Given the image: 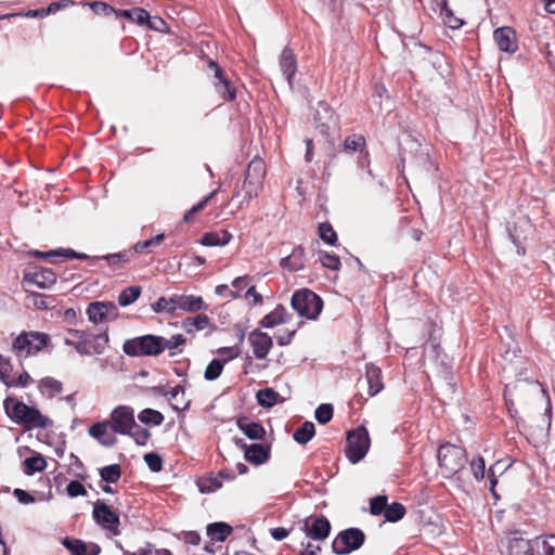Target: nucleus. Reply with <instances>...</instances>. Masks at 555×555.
I'll return each instance as SVG.
<instances>
[{
	"label": "nucleus",
	"instance_id": "69168bd1",
	"mask_svg": "<svg viewBox=\"0 0 555 555\" xmlns=\"http://www.w3.org/2000/svg\"><path fill=\"white\" fill-rule=\"evenodd\" d=\"M91 9L98 15L108 16L112 13H117V11L113 7L102 1H95L91 3Z\"/></svg>",
	"mask_w": 555,
	"mask_h": 555
},
{
	"label": "nucleus",
	"instance_id": "58836bf2",
	"mask_svg": "<svg viewBox=\"0 0 555 555\" xmlns=\"http://www.w3.org/2000/svg\"><path fill=\"white\" fill-rule=\"evenodd\" d=\"M319 236L320 238L331 245L336 246L338 242L337 233L330 222H322L319 224Z\"/></svg>",
	"mask_w": 555,
	"mask_h": 555
},
{
	"label": "nucleus",
	"instance_id": "603ef678",
	"mask_svg": "<svg viewBox=\"0 0 555 555\" xmlns=\"http://www.w3.org/2000/svg\"><path fill=\"white\" fill-rule=\"evenodd\" d=\"M86 312L89 321L95 324L99 322H103L107 319L103 310L101 309L99 301H93L89 304Z\"/></svg>",
	"mask_w": 555,
	"mask_h": 555
},
{
	"label": "nucleus",
	"instance_id": "de8ad7c7",
	"mask_svg": "<svg viewBox=\"0 0 555 555\" xmlns=\"http://www.w3.org/2000/svg\"><path fill=\"white\" fill-rule=\"evenodd\" d=\"M126 436H130L138 446H145L151 437L149 429L141 427L135 423L131 433L126 434Z\"/></svg>",
	"mask_w": 555,
	"mask_h": 555
},
{
	"label": "nucleus",
	"instance_id": "4468645a",
	"mask_svg": "<svg viewBox=\"0 0 555 555\" xmlns=\"http://www.w3.org/2000/svg\"><path fill=\"white\" fill-rule=\"evenodd\" d=\"M508 555H540V537L533 540L514 535L508 539Z\"/></svg>",
	"mask_w": 555,
	"mask_h": 555
},
{
	"label": "nucleus",
	"instance_id": "cd10ccee",
	"mask_svg": "<svg viewBox=\"0 0 555 555\" xmlns=\"http://www.w3.org/2000/svg\"><path fill=\"white\" fill-rule=\"evenodd\" d=\"M131 249L122 250L119 253L107 254L103 256H94L93 260H105L107 264L114 270H120L122 266L130 261Z\"/></svg>",
	"mask_w": 555,
	"mask_h": 555
},
{
	"label": "nucleus",
	"instance_id": "ea45409f",
	"mask_svg": "<svg viewBox=\"0 0 555 555\" xmlns=\"http://www.w3.org/2000/svg\"><path fill=\"white\" fill-rule=\"evenodd\" d=\"M319 261L322 267L333 271H338L341 267L340 258L336 254L325 250L319 251Z\"/></svg>",
	"mask_w": 555,
	"mask_h": 555
},
{
	"label": "nucleus",
	"instance_id": "2f4dec72",
	"mask_svg": "<svg viewBox=\"0 0 555 555\" xmlns=\"http://www.w3.org/2000/svg\"><path fill=\"white\" fill-rule=\"evenodd\" d=\"M315 427L310 421H306L293 434L294 440L299 444H307L314 436Z\"/></svg>",
	"mask_w": 555,
	"mask_h": 555
},
{
	"label": "nucleus",
	"instance_id": "39448f33",
	"mask_svg": "<svg viewBox=\"0 0 555 555\" xmlns=\"http://www.w3.org/2000/svg\"><path fill=\"white\" fill-rule=\"evenodd\" d=\"M291 306L299 317L315 320L323 309V300L308 288L296 291L291 298Z\"/></svg>",
	"mask_w": 555,
	"mask_h": 555
},
{
	"label": "nucleus",
	"instance_id": "a19ab883",
	"mask_svg": "<svg viewBox=\"0 0 555 555\" xmlns=\"http://www.w3.org/2000/svg\"><path fill=\"white\" fill-rule=\"evenodd\" d=\"M138 418L143 424H152L155 426H158L164 422V415L159 411L150 408L142 410L139 413Z\"/></svg>",
	"mask_w": 555,
	"mask_h": 555
},
{
	"label": "nucleus",
	"instance_id": "412c9836",
	"mask_svg": "<svg viewBox=\"0 0 555 555\" xmlns=\"http://www.w3.org/2000/svg\"><path fill=\"white\" fill-rule=\"evenodd\" d=\"M305 248L301 245H297L293 248L291 255L280 260V266L289 272L300 271L305 268Z\"/></svg>",
	"mask_w": 555,
	"mask_h": 555
},
{
	"label": "nucleus",
	"instance_id": "e433bc0d",
	"mask_svg": "<svg viewBox=\"0 0 555 555\" xmlns=\"http://www.w3.org/2000/svg\"><path fill=\"white\" fill-rule=\"evenodd\" d=\"M142 288L139 285H132L122 289L118 295V304L121 307H127L133 304L141 295Z\"/></svg>",
	"mask_w": 555,
	"mask_h": 555
},
{
	"label": "nucleus",
	"instance_id": "72a5a7b5",
	"mask_svg": "<svg viewBox=\"0 0 555 555\" xmlns=\"http://www.w3.org/2000/svg\"><path fill=\"white\" fill-rule=\"evenodd\" d=\"M153 311L156 313L168 312L173 315L177 311V294L172 295L169 298L159 297L153 305Z\"/></svg>",
	"mask_w": 555,
	"mask_h": 555
},
{
	"label": "nucleus",
	"instance_id": "f704fd0d",
	"mask_svg": "<svg viewBox=\"0 0 555 555\" xmlns=\"http://www.w3.org/2000/svg\"><path fill=\"white\" fill-rule=\"evenodd\" d=\"M118 15L142 26L149 18V12L143 8H133L130 10H119Z\"/></svg>",
	"mask_w": 555,
	"mask_h": 555
},
{
	"label": "nucleus",
	"instance_id": "3c124183",
	"mask_svg": "<svg viewBox=\"0 0 555 555\" xmlns=\"http://www.w3.org/2000/svg\"><path fill=\"white\" fill-rule=\"evenodd\" d=\"M31 296L34 306L39 310L50 309L55 301L53 296L41 293H34Z\"/></svg>",
	"mask_w": 555,
	"mask_h": 555
},
{
	"label": "nucleus",
	"instance_id": "6e6d98bb",
	"mask_svg": "<svg viewBox=\"0 0 555 555\" xmlns=\"http://www.w3.org/2000/svg\"><path fill=\"white\" fill-rule=\"evenodd\" d=\"M164 238H165V234L160 233L150 240L137 242L133 245L132 249L135 253H143L146 248H150L152 246H156V245L160 244L164 241Z\"/></svg>",
	"mask_w": 555,
	"mask_h": 555
},
{
	"label": "nucleus",
	"instance_id": "7c9ffc66",
	"mask_svg": "<svg viewBox=\"0 0 555 555\" xmlns=\"http://www.w3.org/2000/svg\"><path fill=\"white\" fill-rule=\"evenodd\" d=\"M46 467L47 461L40 453L26 457L23 462V472L27 476H33L35 473L42 472Z\"/></svg>",
	"mask_w": 555,
	"mask_h": 555
},
{
	"label": "nucleus",
	"instance_id": "2eb2a0df",
	"mask_svg": "<svg viewBox=\"0 0 555 555\" xmlns=\"http://www.w3.org/2000/svg\"><path fill=\"white\" fill-rule=\"evenodd\" d=\"M248 341L255 358L258 360L264 359L273 347L272 337L258 328L253 330L248 334Z\"/></svg>",
	"mask_w": 555,
	"mask_h": 555
},
{
	"label": "nucleus",
	"instance_id": "20e7f679",
	"mask_svg": "<svg viewBox=\"0 0 555 555\" xmlns=\"http://www.w3.org/2000/svg\"><path fill=\"white\" fill-rule=\"evenodd\" d=\"M51 343L49 334L37 331H23L12 343V350L17 357H30L41 352Z\"/></svg>",
	"mask_w": 555,
	"mask_h": 555
},
{
	"label": "nucleus",
	"instance_id": "338daca9",
	"mask_svg": "<svg viewBox=\"0 0 555 555\" xmlns=\"http://www.w3.org/2000/svg\"><path fill=\"white\" fill-rule=\"evenodd\" d=\"M207 70L212 73V80H223L228 78L220 65L211 59L207 61Z\"/></svg>",
	"mask_w": 555,
	"mask_h": 555
},
{
	"label": "nucleus",
	"instance_id": "393cba45",
	"mask_svg": "<svg viewBox=\"0 0 555 555\" xmlns=\"http://www.w3.org/2000/svg\"><path fill=\"white\" fill-rule=\"evenodd\" d=\"M108 422H98L89 427V435L96 439L100 444L106 448L114 447L117 443V438L107 434Z\"/></svg>",
	"mask_w": 555,
	"mask_h": 555
},
{
	"label": "nucleus",
	"instance_id": "052dcab7",
	"mask_svg": "<svg viewBox=\"0 0 555 555\" xmlns=\"http://www.w3.org/2000/svg\"><path fill=\"white\" fill-rule=\"evenodd\" d=\"M66 492L70 498L83 496L87 494L85 486L78 480H72L66 487Z\"/></svg>",
	"mask_w": 555,
	"mask_h": 555
},
{
	"label": "nucleus",
	"instance_id": "ddd939ff",
	"mask_svg": "<svg viewBox=\"0 0 555 555\" xmlns=\"http://www.w3.org/2000/svg\"><path fill=\"white\" fill-rule=\"evenodd\" d=\"M366 142L364 135L360 133H353L351 135L346 137L343 143V151L347 153H356L359 152V165L364 168H367V173L372 175L370 169V160H369V152L365 150Z\"/></svg>",
	"mask_w": 555,
	"mask_h": 555
},
{
	"label": "nucleus",
	"instance_id": "c85d7f7f",
	"mask_svg": "<svg viewBox=\"0 0 555 555\" xmlns=\"http://www.w3.org/2000/svg\"><path fill=\"white\" fill-rule=\"evenodd\" d=\"M212 85L223 102H233L236 99V88L229 78L212 80Z\"/></svg>",
	"mask_w": 555,
	"mask_h": 555
},
{
	"label": "nucleus",
	"instance_id": "c03bdc74",
	"mask_svg": "<svg viewBox=\"0 0 555 555\" xmlns=\"http://www.w3.org/2000/svg\"><path fill=\"white\" fill-rule=\"evenodd\" d=\"M334 408L331 403H322L314 411L318 423L325 425L333 418Z\"/></svg>",
	"mask_w": 555,
	"mask_h": 555
},
{
	"label": "nucleus",
	"instance_id": "a211bd4d",
	"mask_svg": "<svg viewBox=\"0 0 555 555\" xmlns=\"http://www.w3.org/2000/svg\"><path fill=\"white\" fill-rule=\"evenodd\" d=\"M67 332L78 340L92 337V350L95 354H102L108 346L109 338L107 332L102 334H90L86 331L76 328H68Z\"/></svg>",
	"mask_w": 555,
	"mask_h": 555
},
{
	"label": "nucleus",
	"instance_id": "bf43d9fd",
	"mask_svg": "<svg viewBox=\"0 0 555 555\" xmlns=\"http://www.w3.org/2000/svg\"><path fill=\"white\" fill-rule=\"evenodd\" d=\"M540 550L543 555H555V534L540 538Z\"/></svg>",
	"mask_w": 555,
	"mask_h": 555
},
{
	"label": "nucleus",
	"instance_id": "680f3d73",
	"mask_svg": "<svg viewBox=\"0 0 555 555\" xmlns=\"http://www.w3.org/2000/svg\"><path fill=\"white\" fill-rule=\"evenodd\" d=\"M13 370V365L10 359H3L0 361V380L8 387L9 380H11L10 373Z\"/></svg>",
	"mask_w": 555,
	"mask_h": 555
},
{
	"label": "nucleus",
	"instance_id": "c756f323",
	"mask_svg": "<svg viewBox=\"0 0 555 555\" xmlns=\"http://www.w3.org/2000/svg\"><path fill=\"white\" fill-rule=\"evenodd\" d=\"M232 527L225 522L217 521L207 526V535L212 541L223 542L231 534Z\"/></svg>",
	"mask_w": 555,
	"mask_h": 555
},
{
	"label": "nucleus",
	"instance_id": "8fccbe9b",
	"mask_svg": "<svg viewBox=\"0 0 555 555\" xmlns=\"http://www.w3.org/2000/svg\"><path fill=\"white\" fill-rule=\"evenodd\" d=\"M388 504L386 495H376L370 500V513L373 516H379L384 514Z\"/></svg>",
	"mask_w": 555,
	"mask_h": 555
},
{
	"label": "nucleus",
	"instance_id": "864d4df0",
	"mask_svg": "<svg viewBox=\"0 0 555 555\" xmlns=\"http://www.w3.org/2000/svg\"><path fill=\"white\" fill-rule=\"evenodd\" d=\"M210 323V319L205 313H199L194 318H186L182 321V325H193L195 331L206 328Z\"/></svg>",
	"mask_w": 555,
	"mask_h": 555
},
{
	"label": "nucleus",
	"instance_id": "774afa93",
	"mask_svg": "<svg viewBox=\"0 0 555 555\" xmlns=\"http://www.w3.org/2000/svg\"><path fill=\"white\" fill-rule=\"evenodd\" d=\"M30 382H33L30 375L26 371H24L18 375L17 378H11V380H9L8 388L26 387Z\"/></svg>",
	"mask_w": 555,
	"mask_h": 555
},
{
	"label": "nucleus",
	"instance_id": "f3484780",
	"mask_svg": "<svg viewBox=\"0 0 555 555\" xmlns=\"http://www.w3.org/2000/svg\"><path fill=\"white\" fill-rule=\"evenodd\" d=\"M26 282L37 285L39 288H49L56 282V274L49 268H37L34 272H26Z\"/></svg>",
	"mask_w": 555,
	"mask_h": 555
},
{
	"label": "nucleus",
	"instance_id": "b1692460",
	"mask_svg": "<svg viewBox=\"0 0 555 555\" xmlns=\"http://www.w3.org/2000/svg\"><path fill=\"white\" fill-rule=\"evenodd\" d=\"M280 68L283 75L285 76L286 80L291 85L297 72V60L296 55L294 54L293 50L289 47H285L282 50L280 56Z\"/></svg>",
	"mask_w": 555,
	"mask_h": 555
},
{
	"label": "nucleus",
	"instance_id": "9d476101",
	"mask_svg": "<svg viewBox=\"0 0 555 555\" xmlns=\"http://www.w3.org/2000/svg\"><path fill=\"white\" fill-rule=\"evenodd\" d=\"M107 422L115 434H129L133 426H135L133 409L127 405H119L111 412Z\"/></svg>",
	"mask_w": 555,
	"mask_h": 555
},
{
	"label": "nucleus",
	"instance_id": "a878e982",
	"mask_svg": "<svg viewBox=\"0 0 555 555\" xmlns=\"http://www.w3.org/2000/svg\"><path fill=\"white\" fill-rule=\"evenodd\" d=\"M271 448L269 444L253 443L246 449L244 457L254 465L264 464L270 459Z\"/></svg>",
	"mask_w": 555,
	"mask_h": 555
},
{
	"label": "nucleus",
	"instance_id": "37998d69",
	"mask_svg": "<svg viewBox=\"0 0 555 555\" xmlns=\"http://www.w3.org/2000/svg\"><path fill=\"white\" fill-rule=\"evenodd\" d=\"M440 16L446 26L451 29H459L463 26V21L456 17L450 7L440 8Z\"/></svg>",
	"mask_w": 555,
	"mask_h": 555
},
{
	"label": "nucleus",
	"instance_id": "423d86ee",
	"mask_svg": "<svg viewBox=\"0 0 555 555\" xmlns=\"http://www.w3.org/2000/svg\"><path fill=\"white\" fill-rule=\"evenodd\" d=\"M266 172V163L259 156L254 157L248 163L243 183V202H249L258 196L259 192L262 190Z\"/></svg>",
	"mask_w": 555,
	"mask_h": 555
},
{
	"label": "nucleus",
	"instance_id": "0e129e2a",
	"mask_svg": "<svg viewBox=\"0 0 555 555\" xmlns=\"http://www.w3.org/2000/svg\"><path fill=\"white\" fill-rule=\"evenodd\" d=\"M144 25H146L150 29L156 30V31H165L167 28V23L159 16H151L149 14L147 21L144 22Z\"/></svg>",
	"mask_w": 555,
	"mask_h": 555
},
{
	"label": "nucleus",
	"instance_id": "5fc2aeb1",
	"mask_svg": "<svg viewBox=\"0 0 555 555\" xmlns=\"http://www.w3.org/2000/svg\"><path fill=\"white\" fill-rule=\"evenodd\" d=\"M222 487V482L219 476H210L205 481L198 485L199 491L202 493H211L217 491Z\"/></svg>",
	"mask_w": 555,
	"mask_h": 555
},
{
	"label": "nucleus",
	"instance_id": "f257e3e1",
	"mask_svg": "<svg viewBox=\"0 0 555 555\" xmlns=\"http://www.w3.org/2000/svg\"><path fill=\"white\" fill-rule=\"evenodd\" d=\"M3 406L7 415L14 423L23 425L28 429L33 427L44 429L53 425V421L42 415L38 409L29 406L13 397H7L3 401Z\"/></svg>",
	"mask_w": 555,
	"mask_h": 555
},
{
	"label": "nucleus",
	"instance_id": "4c0bfd02",
	"mask_svg": "<svg viewBox=\"0 0 555 555\" xmlns=\"http://www.w3.org/2000/svg\"><path fill=\"white\" fill-rule=\"evenodd\" d=\"M121 473L119 464H111L100 469V477L106 483H116L120 479Z\"/></svg>",
	"mask_w": 555,
	"mask_h": 555
},
{
	"label": "nucleus",
	"instance_id": "c9c22d12",
	"mask_svg": "<svg viewBox=\"0 0 555 555\" xmlns=\"http://www.w3.org/2000/svg\"><path fill=\"white\" fill-rule=\"evenodd\" d=\"M406 509L403 504L399 502H392L391 504H387L383 515L386 521L397 522L404 517Z\"/></svg>",
	"mask_w": 555,
	"mask_h": 555
},
{
	"label": "nucleus",
	"instance_id": "13d9d810",
	"mask_svg": "<svg viewBox=\"0 0 555 555\" xmlns=\"http://www.w3.org/2000/svg\"><path fill=\"white\" fill-rule=\"evenodd\" d=\"M144 462L153 473H158L163 469V459L160 455L154 452L146 453L144 455Z\"/></svg>",
	"mask_w": 555,
	"mask_h": 555
},
{
	"label": "nucleus",
	"instance_id": "e2e57ef3",
	"mask_svg": "<svg viewBox=\"0 0 555 555\" xmlns=\"http://www.w3.org/2000/svg\"><path fill=\"white\" fill-rule=\"evenodd\" d=\"M75 350L80 356H90L93 352V350H92V337H88V338H85V339L77 340L76 344H75Z\"/></svg>",
	"mask_w": 555,
	"mask_h": 555
},
{
	"label": "nucleus",
	"instance_id": "1a4fd4ad",
	"mask_svg": "<svg viewBox=\"0 0 555 555\" xmlns=\"http://www.w3.org/2000/svg\"><path fill=\"white\" fill-rule=\"evenodd\" d=\"M92 518L102 529L113 533L120 534V518L104 501L98 500L93 504Z\"/></svg>",
	"mask_w": 555,
	"mask_h": 555
},
{
	"label": "nucleus",
	"instance_id": "dca6fc26",
	"mask_svg": "<svg viewBox=\"0 0 555 555\" xmlns=\"http://www.w3.org/2000/svg\"><path fill=\"white\" fill-rule=\"evenodd\" d=\"M493 39L500 51L513 54L518 49L516 31L509 26L496 28L493 31Z\"/></svg>",
	"mask_w": 555,
	"mask_h": 555
},
{
	"label": "nucleus",
	"instance_id": "f03ea898",
	"mask_svg": "<svg viewBox=\"0 0 555 555\" xmlns=\"http://www.w3.org/2000/svg\"><path fill=\"white\" fill-rule=\"evenodd\" d=\"M165 337L146 334L126 339L122 351L131 358L158 357L166 350Z\"/></svg>",
	"mask_w": 555,
	"mask_h": 555
},
{
	"label": "nucleus",
	"instance_id": "9b49d317",
	"mask_svg": "<svg viewBox=\"0 0 555 555\" xmlns=\"http://www.w3.org/2000/svg\"><path fill=\"white\" fill-rule=\"evenodd\" d=\"M300 529L305 532L307 538L315 541H323L328 538L331 533V522L324 515H312L306 517L302 521Z\"/></svg>",
	"mask_w": 555,
	"mask_h": 555
},
{
	"label": "nucleus",
	"instance_id": "4d7b16f0",
	"mask_svg": "<svg viewBox=\"0 0 555 555\" xmlns=\"http://www.w3.org/2000/svg\"><path fill=\"white\" fill-rule=\"evenodd\" d=\"M506 230H507L509 240L517 247V253L520 255H524L526 253V249L521 245L520 236L517 233V224L516 223H507Z\"/></svg>",
	"mask_w": 555,
	"mask_h": 555
},
{
	"label": "nucleus",
	"instance_id": "f8f14e48",
	"mask_svg": "<svg viewBox=\"0 0 555 555\" xmlns=\"http://www.w3.org/2000/svg\"><path fill=\"white\" fill-rule=\"evenodd\" d=\"M315 130L325 139L331 135V130L337 124L334 109L324 101L318 103L314 114Z\"/></svg>",
	"mask_w": 555,
	"mask_h": 555
},
{
	"label": "nucleus",
	"instance_id": "bb28decb",
	"mask_svg": "<svg viewBox=\"0 0 555 555\" xmlns=\"http://www.w3.org/2000/svg\"><path fill=\"white\" fill-rule=\"evenodd\" d=\"M232 237L233 235L228 230L211 231L206 232L199 243L207 247L225 246L231 242Z\"/></svg>",
	"mask_w": 555,
	"mask_h": 555
},
{
	"label": "nucleus",
	"instance_id": "0eeeda50",
	"mask_svg": "<svg viewBox=\"0 0 555 555\" xmlns=\"http://www.w3.org/2000/svg\"><path fill=\"white\" fill-rule=\"evenodd\" d=\"M370 446L371 440L369 431L363 425H360L347 434L345 448L346 457L350 463L357 464L367 454Z\"/></svg>",
	"mask_w": 555,
	"mask_h": 555
},
{
	"label": "nucleus",
	"instance_id": "aec40b11",
	"mask_svg": "<svg viewBox=\"0 0 555 555\" xmlns=\"http://www.w3.org/2000/svg\"><path fill=\"white\" fill-rule=\"evenodd\" d=\"M189 313L207 311L208 305L205 304L203 297L195 295L177 294V310Z\"/></svg>",
	"mask_w": 555,
	"mask_h": 555
},
{
	"label": "nucleus",
	"instance_id": "4be33fe9",
	"mask_svg": "<svg viewBox=\"0 0 555 555\" xmlns=\"http://www.w3.org/2000/svg\"><path fill=\"white\" fill-rule=\"evenodd\" d=\"M365 377L369 386V396L374 397L384 388L382 370L374 363L365 365Z\"/></svg>",
	"mask_w": 555,
	"mask_h": 555
},
{
	"label": "nucleus",
	"instance_id": "5701e85b",
	"mask_svg": "<svg viewBox=\"0 0 555 555\" xmlns=\"http://www.w3.org/2000/svg\"><path fill=\"white\" fill-rule=\"evenodd\" d=\"M236 425L244 435L250 440H263L266 436L264 427L258 422H250L248 417H238Z\"/></svg>",
	"mask_w": 555,
	"mask_h": 555
},
{
	"label": "nucleus",
	"instance_id": "49530a36",
	"mask_svg": "<svg viewBox=\"0 0 555 555\" xmlns=\"http://www.w3.org/2000/svg\"><path fill=\"white\" fill-rule=\"evenodd\" d=\"M62 543L72 555H86L87 546L83 541L66 537Z\"/></svg>",
	"mask_w": 555,
	"mask_h": 555
},
{
	"label": "nucleus",
	"instance_id": "a18cd8bd",
	"mask_svg": "<svg viewBox=\"0 0 555 555\" xmlns=\"http://www.w3.org/2000/svg\"><path fill=\"white\" fill-rule=\"evenodd\" d=\"M39 387L42 392L47 390L49 391V396L53 397L62 391L63 384L60 380L48 376L40 380Z\"/></svg>",
	"mask_w": 555,
	"mask_h": 555
},
{
	"label": "nucleus",
	"instance_id": "6e6552de",
	"mask_svg": "<svg viewBox=\"0 0 555 555\" xmlns=\"http://www.w3.org/2000/svg\"><path fill=\"white\" fill-rule=\"evenodd\" d=\"M365 542V534L360 528H348L340 531L332 542V551L336 555H347L359 550Z\"/></svg>",
	"mask_w": 555,
	"mask_h": 555
},
{
	"label": "nucleus",
	"instance_id": "6ab92c4d",
	"mask_svg": "<svg viewBox=\"0 0 555 555\" xmlns=\"http://www.w3.org/2000/svg\"><path fill=\"white\" fill-rule=\"evenodd\" d=\"M291 319L292 314L280 304L259 321V325L264 328H273L278 325L288 323Z\"/></svg>",
	"mask_w": 555,
	"mask_h": 555
},
{
	"label": "nucleus",
	"instance_id": "473e14b6",
	"mask_svg": "<svg viewBox=\"0 0 555 555\" xmlns=\"http://www.w3.org/2000/svg\"><path fill=\"white\" fill-rule=\"evenodd\" d=\"M280 395L272 388L259 389L256 393L257 402L262 408H272L279 401Z\"/></svg>",
	"mask_w": 555,
	"mask_h": 555
},
{
	"label": "nucleus",
	"instance_id": "7ed1b4c3",
	"mask_svg": "<svg viewBox=\"0 0 555 555\" xmlns=\"http://www.w3.org/2000/svg\"><path fill=\"white\" fill-rule=\"evenodd\" d=\"M437 459L442 476L451 478L465 467L467 452L463 447L447 442L439 447Z\"/></svg>",
	"mask_w": 555,
	"mask_h": 555
},
{
	"label": "nucleus",
	"instance_id": "79ce46f5",
	"mask_svg": "<svg viewBox=\"0 0 555 555\" xmlns=\"http://www.w3.org/2000/svg\"><path fill=\"white\" fill-rule=\"evenodd\" d=\"M224 364H225V360L212 359L208 363V365L204 372L205 379L209 380V382L216 380L221 375Z\"/></svg>",
	"mask_w": 555,
	"mask_h": 555
},
{
	"label": "nucleus",
	"instance_id": "09e8293b",
	"mask_svg": "<svg viewBox=\"0 0 555 555\" xmlns=\"http://www.w3.org/2000/svg\"><path fill=\"white\" fill-rule=\"evenodd\" d=\"M470 472L477 481H481L485 478L486 464L481 455L475 456L470 463Z\"/></svg>",
	"mask_w": 555,
	"mask_h": 555
}]
</instances>
